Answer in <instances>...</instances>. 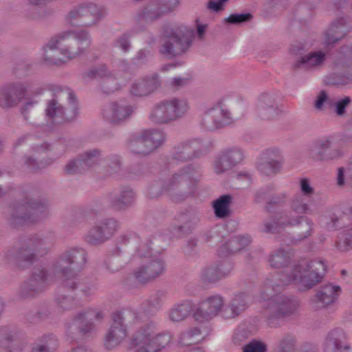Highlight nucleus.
<instances>
[{
    "label": "nucleus",
    "instance_id": "ddd939ff",
    "mask_svg": "<svg viewBox=\"0 0 352 352\" xmlns=\"http://www.w3.org/2000/svg\"><path fill=\"white\" fill-rule=\"evenodd\" d=\"M72 92L69 89H60L55 94L52 99L50 100L47 103L45 109V115L47 119L52 123L60 124L64 122H70L74 120L76 116V110L74 104H72L74 109L71 113L65 111L61 101L64 98H71Z\"/></svg>",
    "mask_w": 352,
    "mask_h": 352
},
{
    "label": "nucleus",
    "instance_id": "052dcab7",
    "mask_svg": "<svg viewBox=\"0 0 352 352\" xmlns=\"http://www.w3.org/2000/svg\"><path fill=\"white\" fill-rule=\"evenodd\" d=\"M109 168L107 170L106 175H112L117 173L120 168V157L117 155H111L109 158V163H108Z\"/></svg>",
    "mask_w": 352,
    "mask_h": 352
},
{
    "label": "nucleus",
    "instance_id": "b1692460",
    "mask_svg": "<svg viewBox=\"0 0 352 352\" xmlns=\"http://www.w3.org/2000/svg\"><path fill=\"white\" fill-rule=\"evenodd\" d=\"M340 293L339 286L327 284L322 286L311 300L313 308H324L335 302Z\"/></svg>",
    "mask_w": 352,
    "mask_h": 352
},
{
    "label": "nucleus",
    "instance_id": "0e129e2a",
    "mask_svg": "<svg viewBox=\"0 0 352 352\" xmlns=\"http://www.w3.org/2000/svg\"><path fill=\"white\" fill-rule=\"evenodd\" d=\"M214 265L219 266V274H220L221 278L226 277L231 272L233 267L232 264L228 260L222 261Z\"/></svg>",
    "mask_w": 352,
    "mask_h": 352
},
{
    "label": "nucleus",
    "instance_id": "e433bc0d",
    "mask_svg": "<svg viewBox=\"0 0 352 352\" xmlns=\"http://www.w3.org/2000/svg\"><path fill=\"white\" fill-rule=\"evenodd\" d=\"M193 311V305L185 301L173 307L168 311V318L173 322H181L187 318Z\"/></svg>",
    "mask_w": 352,
    "mask_h": 352
},
{
    "label": "nucleus",
    "instance_id": "3c124183",
    "mask_svg": "<svg viewBox=\"0 0 352 352\" xmlns=\"http://www.w3.org/2000/svg\"><path fill=\"white\" fill-rule=\"evenodd\" d=\"M333 100L329 96L325 91L321 90L316 96L314 107L318 111H322L325 104L331 107L333 106Z\"/></svg>",
    "mask_w": 352,
    "mask_h": 352
},
{
    "label": "nucleus",
    "instance_id": "473e14b6",
    "mask_svg": "<svg viewBox=\"0 0 352 352\" xmlns=\"http://www.w3.org/2000/svg\"><path fill=\"white\" fill-rule=\"evenodd\" d=\"M199 142L196 140L186 142L175 146L173 152V160L185 162L197 157Z\"/></svg>",
    "mask_w": 352,
    "mask_h": 352
},
{
    "label": "nucleus",
    "instance_id": "4d7b16f0",
    "mask_svg": "<svg viewBox=\"0 0 352 352\" xmlns=\"http://www.w3.org/2000/svg\"><path fill=\"white\" fill-rule=\"evenodd\" d=\"M225 158L222 154H220L219 156L215 160L214 162V172L217 174H221L226 173V171L230 170L233 167H226V164L229 163L227 160L223 159Z\"/></svg>",
    "mask_w": 352,
    "mask_h": 352
},
{
    "label": "nucleus",
    "instance_id": "bf43d9fd",
    "mask_svg": "<svg viewBox=\"0 0 352 352\" xmlns=\"http://www.w3.org/2000/svg\"><path fill=\"white\" fill-rule=\"evenodd\" d=\"M351 101L350 97L346 96L343 99L334 102L333 106H335L336 114L340 116H343L345 113L346 107L350 104Z\"/></svg>",
    "mask_w": 352,
    "mask_h": 352
},
{
    "label": "nucleus",
    "instance_id": "a878e982",
    "mask_svg": "<svg viewBox=\"0 0 352 352\" xmlns=\"http://www.w3.org/2000/svg\"><path fill=\"white\" fill-rule=\"evenodd\" d=\"M160 85L158 74H153L135 80L131 85V93L135 96H147L157 90Z\"/></svg>",
    "mask_w": 352,
    "mask_h": 352
},
{
    "label": "nucleus",
    "instance_id": "2eb2a0df",
    "mask_svg": "<svg viewBox=\"0 0 352 352\" xmlns=\"http://www.w3.org/2000/svg\"><path fill=\"white\" fill-rule=\"evenodd\" d=\"M42 244L43 240L39 237L30 238L25 240L21 247L17 250L9 251L6 254V258L19 267L24 268L33 262L35 258V252Z\"/></svg>",
    "mask_w": 352,
    "mask_h": 352
},
{
    "label": "nucleus",
    "instance_id": "79ce46f5",
    "mask_svg": "<svg viewBox=\"0 0 352 352\" xmlns=\"http://www.w3.org/2000/svg\"><path fill=\"white\" fill-rule=\"evenodd\" d=\"M204 338L203 333L198 327L191 328L184 331L179 340V343L182 346H188L197 344Z\"/></svg>",
    "mask_w": 352,
    "mask_h": 352
},
{
    "label": "nucleus",
    "instance_id": "20e7f679",
    "mask_svg": "<svg viewBox=\"0 0 352 352\" xmlns=\"http://www.w3.org/2000/svg\"><path fill=\"white\" fill-rule=\"evenodd\" d=\"M193 31L179 25L164 26L160 36V53L168 58H173L185 53L190 47Z\"/></svg>",
    "mask_w": 352,
    "mask_h": 352
},
{
    "label": "nucleus",
    "instance_id": "39448f33",
    "mask_svg": "<svg viewBox=\"0 0 352 352\" xmlns=\"http://www.w3.org/2000/svg\"><path fill=\"white\" fill-rule=\"evenodd\" d=\"M154 322H150L141 326L132 336L129 348H136L134 352H159L171 342L170 333H157Z\"/></svg>",
    "mask_w": 352,
    "mask_h": 352
},
{
    "label": "nucleus",
    "instance_id": "680f3d73",
    "mask_svg": "<svg viewBox=\"0 0 352 352\" xmlns=\"http://www.w3.org/2000/svg\"><path fill=\"white\" fill-rule=\"evenodd\" d=\"M24 163L30 171H37L45 167L42 162H38L32 155L26 157Z\"/></svg>",
    "mask_w": 352,
    "mask_h": 352
},
{
    "label": "nucleus",
    "instance_id": "58836bf2",
    "mask_svg": "<svg viewBox=\"0 0 352 352\" xmlns=\"http://www.w3.org/2000/svg\"><path fill=\"white\" fill-rule=\"evenodd\" d=\"M287 198V194L285 192H280L274 195L272 197H268L264 190H259L256 194V201H267L266 208L270 210L272 205H279L283 204Z\"/></svg>",
    "mask_w": 352,
    "mask_h": 352
},
{
    "label": "nucleus",
    "instance_id": "774afa93",
    "mask_svg": "<svg viewBox=\"0 0 352 352\" xmlns=\"http://www.w3.org/2000/svg\"><path fill=\"white\" fill-rule=\"evenodd\" d=\"M50 145L47 143H35L32 144V155H40L50 149Z\"/></svg>",
    "mask_w": 352,
    "mask_h": 352
},
{
    "label": "nucleus",
    "instance_id": "0eeeda50",
    "mask_svg": "<svg viewBox=\"0 0 352 352\" xmlns=\"http://www.w3.org/2000/svg\"><path fill=\"white\" fill-rule=\"evenodd\" d=\"M107 14V8L93 2L74 6L67 14L66 20L74 27L91 28L96 25Z\"/></svg>",
    "mask_w": 352,
    "mask_h": 352
},
{
    "label": "nucleus",
    "instance_id": "c03bdc74",
    "mask_svg": "<svg viewBox=\"0 0 352 352\" xmlns=\"http://www.w3.org/2000/svg\"><path fill=\"white\" fill-rule=\"evenodd\" d=\"M221 154L227 160L229 163L226 167H234L239 164L243 159V153L239 148H231L223 151Z\"/></svg>",
    "mask_w": 352,
    "mask_h": 352
},
{
    "label": "nucleus",
    "instance_id": "c9c22d12",
    "mask_svg": "<svg viewBox=\"0 0 352 352\" xmlns=\"http://www.w3.org/2000/svg\"><path fill=\"white\" fill-rule=\"evenodd\" d=\"M134 200V192L130 188H125L111 199V206L116 210H125L132 206Z\"/></svg>",
    "mask_w": 352,
    "mask_h": 352
},
{
    "label": "nucleus",
    "instance_id": "423d86ee",
    "mask_svg": "<svg viewBox=\"0 0 352 352\" xmlns=\"http://www.w3.org/2000/svg\"><path fill=\"white\" fill-rule=\"evenodd\" d=\"M188 109L189 104L186 99L173 97L155 104L149 118L155 124H169L182 118Z\"/></svg>",
    "mask_w": 352,
    "mask_h": 352
},
{
    "label": "nucleus",
    "instance_id": "69168bd1",
    "mask_svg": "<svg viewBox=\"0 0 352 352\" xmlns=\"http://www.w3.org/2000/svg\"><path fill=\"white\" fill-rule=\"evenodd\" d=\"M166 14L173 12L179 4V0H157Z\"/></svg>",
    "mask_w": 352,
    "mask_h": 352
},
{
    "label": "nucleus",
    "instance_id": "7c9ffc66",
    "mask_svg": "<svg viewBox=\"0 0 352 352\" xmlns=\"http://www.w3.org/2000/svg\"><path fill=\"white\" fill-rule=\"evenodd\" d=\"M352 27L346 23L344 19L333 22L324 34V43L327 45L334 43L342 39Z\"/></svg>",
    "mask_w": 352,
    "mask_h": 352
},
{
    "label": "nucleus",
    "instance_id": "e2e57ef3",
    "mask_svg": "<svg viewBox=\"0 0 352 352\" xmlns=\"http://www.w3.org/2000/svg\"><path fill=\"white\" fill-rule=\"evenodd\" d=\"M295 339L291 336L285 337L280 342L282 352H291L294 349Z\"/></svg>",
    "mask_w": 352,
    "mask_h": 352
},
{
    "label": "nucleus",
    "instance_id": "9b49d317",
    "mask_svg": "<svg viewBox=\"0 0 352 352\" xmlns=\"http://www.w3.org/2000/svg\"><path fill=\"white\" fill-rule=\"evenodd\" d=\"M131 310L118 311L112 315V323L107 331L104 340V347L113 349L121 344L128 336L126 322L135 317Z\"/></svg>",
    "mask_w": 352,
    "mask_h": 352
},
{
    "label": "nucleus",
    "instance_id": "603ef678",
    "mask_svg": "<svg viewBox=\"0 0 352 352\" xmlns=\"http://www.w3.org/2000/svg\"><path fill=\"white\" fill-rule=\"evenodd\" d=\"M101 87L102 91L107 94L118 90L120 87L117 78L111 74L103 79Z\"/></svg>",
    "mask_w": 352,
    "mask_h": 352
},
{
    "label": "nucleus",
    "instance_id": "72a5a7b5",
    "mask_svg": "<svg viewBox=\"0 0 352 352\" xmlns=\"http://www.w3.org/2000/svg\"><path fill=\"white\" fill-rule=\"evenodd\" d=\"M166 15L157 0H152L137 14L138 21L153 22Z\"/></svg>",
    "mask_w": 352,
    "mask_h": 352
},
{
    "label": "nucleus",
    "instance_id": "864d4df0",
    "mask_svg": "<svg viewBox=\"0 0 352 352\" xmlns=\"http://www.w3.org/2000/svg\"><path fill=\"white\" fill-rule=\"evenodd\" d=\"M110 74H111L108 72L107 67L105 65H100L88 70L86 72L85 76L89 78H100L104 79Z\"/></svg>",
    "mask_w": 352,
    "mask_h": 352
},
{
    "label": "nucleus",
    "instance_id": "9d476101",
    "mask_svg": "<svg viewBox=\"0 0 352 352\" xmlns=\"http://www.w3.org/2000/svg\"><path fill=\"white\" fill-rule=\"evenodd\" d=\"M196 182L187 170L175 173L164 184L162 191L167 193L174 202H180L192 195L195 190Z\"/></svg>",
    "mask_w": 352,
    "mask_h": 352
},
{
    "label": "nucleus",
    "instance_id": "7ed1b4c3",
    "mask_svg": "<svg viewBox=\"0 0 352 352\" xmlns=\"http://www.w3.org/2000/svg\"><path fill=\"white\" fill-rule=\"evenodd\" d=\"M86 263V252L82 249H72L64 252L54 263L53 272L61 279L63 287L69 289H79L88 296L95 290L93 285L80 282L74 271L81 269Z\"/></svg>",
    "mask_w": 352,
    "mask_h": 352
},
{
    "label": "nucleus",
    "instance_id": "393cba45",
    "mask_svg": "<svg viewBox=\"0 0 352 352\" xmlns=\"http://www.w3.org/2000/svg\"><path fill=\"white\" fill-rule=\"evenodd\" d=\"M256 114L263 120H271L280 112L276 98L269 94H262L256 107Z\"/></svg>",
    "mask_w": 352,
    "mask_h": 352
},
{
    "label": "nucleus",
    "instance_id": "49530a36",
    "mask_svg": "<svg viewBox=\"0 0 352 352\" xmlns=\"http://www.w3.org/2000/svg\"><path fill=\"white\" fill-rule=\"evenodd\" d=\"M102 229L107 240L109 239L118 230L119 223L113 218L105 219L98 223Z\"/></svg>",
    "mask_w": 352,
    "mask_h": 352
},
{
    "label": "nucleus",
    "instance_id": "c756f323",
    "mask_svg": "<svg viewBox=\"0 0 352 352\" xmlns=\"http://www.w3.org/2000/svg\"><path fill=\"white\" fill-rule=\"evenodd\" d=\"M251 242L249 236H234L223 244L218 250L221 256H227L235 254L247 247Z\"/></svg>",
    "mask_w": 352,
    "mask_h": 352
},
{
    "label": "nucleus",
    "instance_id": "ea45409f",
    "mask_svg": "<svg viewBox=\"0 0 352 352\" xmlns=\"http://www.w3.org/2000/svg\"><path fill=\"white\" fill-rule=\"evenodd\" d=\"M291 261V254L289 252L279 249L273 252L269 257L268 262L272 267L282 268L287 266Z\"/></svg>",
    "mask_w": 352,
    "mask_h": 352
},
{
    "label": "nucleus",
    "instance_id": "f704fd0d",
    "mask_svg": "<svg viewBox=\"0 0 352 352\" xmlns=\"http://www.w3.org/2000/svg\"><path fill=\"white\" fill-rule=\"evenodd\" d=\"M344 334L340 331H333L329 333L324 344V352H342L349 350L350 346L342 342Z\"/></svg>",
    "mask_w": 352,
    "mask_h": 352
},
{
    "label": "nucleus",
    "instance_id": "cd10ccee",
    "mask_svg": "<svg viewBox=\"0 0 352 352\" xmlns=\"http://www.w3.org/2000/svg\"><path fill=\"white\" fill-rule=\"evenodd\" d=\"M249 297L244 293H239L231 299L224 307L222 316L225 318H232L240 315L248 307Z\"/></svg>",
    "mask_w": 352,
    "mask_h": 352
},
{
    "label": "nucleus",
    "instance_id": "8fccbe9b",
    "mask_svg": "<svg viewBox=\"0 0 352 352\" xmlns=\"http://www.w3.org/2000/svg\"><path fill=\"white\" fill-rule=\"evenodd\" d=\"M219 266L214 264L204 267L201 274V279L206 283H214L221 279Z\"/></svg>",
    "mask_w": 352,
    "mask_h": 352
},
{
    "label": "nucleus",
    "instance_id": "412c9836",
    "mask_svg": "<svg viewBox=\"0 0 352 352\" xmlns=\"http://www.w3.org/2000/svg\"><path fill=\"white\" fill-rule=\"evenodd\" d=\"M232 120L231 113L228 109L215 106L204 113L201 124L206 130L214 131L228 124Z\"/></svg>",
    "mask_w": 352,
    "mask_h": 352
},
{
    "label": "nucleus",
    "instance_id": "f257e3e1",
    "mask_svg": "<svg viewBox=\"0 0 352 352\" xmlns=\"http://www.w3.org/2000/svg\"><path fill=\"white\" fill-rule=\"evenodd\" d=\"M326 265L322 261H303L292 268L289 274L267 278L260 288L258 300L263 302L264 315L269 324L296 311L298 301L281 293L285 286L294 283L301 290H307L321 281Z\"/></svg>",
    "mask_w": 352,
    "mask_h": 352
},
{
    "label": "nucleus",
    "instance_id": "5fc2aeb1",
    "mask_svg": "<svg viewBox=\"0 0 352 352\" xmlns=\"http://www.w3.org/2000/svg\"><path fill=\"white\" fill-rule=\"evenodd\" d=\"M337 248L341 252L352 250V228L347 231L342 239L337 242Z\"/></svg>",
    "mask_w": 352,
    "mask_h": 352
},
{
    "label": "nucleus",
    "instance_id": "1a4fd4ad",
    "mask_svg": "<svg viewBox=\"0 0 352 352\" xmlns=\"http://www.w3.org/2000/svg\"><path fill=\"white\" fill-rule=\"evenodd\" d=\"M47 214V207L45 203L27 199L12 208L10 221L17 227L36 222Z\"/></svg>",
    "mask_w": 352,
    "mask_h": 352
},
{
    "label": "nucleus",
    "instance_id": "a19ab883",
    "mask_svg": "<svg viewBox=\"0 0 352 352\" xmlns=\"http://www.w3.org/2000/svg\"><path fill=\"white\" fill-rule=\"evenodd\" d=\"M129 148L133 153L141 155H148L153 151L143 132L140 136L130 142Z\"/></svg>",
    "mask_w": 352,
    "mask_h": 352
},
{
    "label": "nucleus",
    "instance_id": "a18cd8bd",
    "mask_svg": "<svg viewBox=\"0 0 352 352\" xmlns=\"http://www.w3.org/2000/svg\"><path fill=\"white\" fill-rule=\"evenodd\" d=\"M143 133L146 136L147 141L153 151L159 147L165 141V135L161 131L147 130L143 131Z\"/></svg>",
    "mask_w": 352,
    "mask_h": 352
},
{
    "label": "nucleus",
    "instance_id": "2f4dec72",
    "mask_svg": "<svg viewBox=\"0 0 352 352\" xmlns=\"http://www.w3.org/2000/svg\"><path fill=\"white\" fill-rule=\"evenodd\" d=\"M326 59V54L321 51L311 52L296 60L293 67L295 69H312L322 65Z\"/></svg>",
    "mask_w": 352,
    "mask_h": 352
},
{
    "label": "nucleus",
    "instance_id": "4be33fe9",
    "mask_svg": "<svg viewBox=\"0 0 352 352\" xmlns=\"http://www.w3.org/2000/svg\"><path fill=\"white\" fill-rule=\"evenodd\" d=\"M100 160V151L98 149L86 151L79 158L70 161L65 165V173L67 175L82 173L97 164Z\"/></svg>",
    "mask_w": 352,
    "mask_h": 352
},
{
    "label": "nucleus",
    "instance_id": "f8f14e48",
    "mask_svg": "<svg viewBox=\"0 0 352 352\" xmlns=\"http://www.w3.org/2000/svg\"><path fill=\"white\" fill-rule=\"evenodd\" d=\"M43 89L34 88L32 82H12L0 88V106L10 108L16 106L25 97L28 92L39 94Z\"/></svg>",
    "mask_w": 352,
    "mask_h": 352
},
{
    "label": "nucleus",
    "instance_id": "09e8293b",
    "mask_svg": "<svg viewBox=\"0 0 352 352\" xmlns=\"http://www.w3.org/2000/svg\"><path fill=\"white\" fill-rule=\"evenodd\" d=\"M292 210L285 214H291L293 216H299L305 213H311L309 206L304 201L301 197H295L291 204Z\"/></svg>",
    "mask_w": 352,
    "mask_h": 352
},
{
    "label": "nucleus",
    "instance_id": "c85d7f7f",
    "mask_svg": "<svg viewBox=\"0 0 352 352\" xmlns=\"http://www.w3.org/2000/svg\"><path fill=\"white\" fill-rule=\"evenodd\" d=\"M0 345L7 352H22L25 343L18 339L17 335L8 327L0 329Z\"/></svg>",
    "mask_w": 352,
    "mask_h": 352
},
{
    "label": "nucleus",
    "instance_id": "de8ad7c7",
    "mask_svg": "<svg viewBox=\"0 0 352 352\" xmlns=\"http://www.w3.org/2000/svg\"><path fill=\"white\" fill-rule=\"evenodd\" d=\"M35 345L47 352H54L58 346V341L52 334L45 335Z\"/></svg>",
    "mask_w": 352,
    "mask_h": 352
},
{
    "label": "nucleus",
    "instance_id": "6e6d98bb",
    "mask_svg": "<svg viewBox=\"0 0 352 352\" xmlns=\"http://www.w3.org/2000/svg\"><path fill=\"white\" fill-rule=\"evenodd\" d=\"M130 36L127 33L118 36L115 41L114 46L120 48L124 52H129L131 48Z\"/></svg>",
    "mask_w": 352,
    "mask_h": 352
},
{
    "label": "nucleus",
    "instance_id": "37998d69",
    "mask_svg": "<svg viewBox=\"0 0 352 352\" xmlns=\"http://www.w3.org/2000/svg\"><path fill=\"white\" fill-rule=\"evenodd\" d=\"M85 240L94 245L102 244L107 241L98 223L87 232L85 236Z\"/></svg>",
    "mask_w": 352,
    "mask_h": 352
},
{
    "label": "nucleus",
    "instance_id": "dca6fc26",
    "mask_svg": "<svg viewBox=\"0 0 352 352\" xmlns=\"http://www.w3.org/2000/svg\"><path fill=\"white\" fill-rule=\"evenodd\" d=\"M223 307L224 300L221 296L217 294L206 297L198 303L193 317L198 322H207L222 313Z\"/></svg>",
    "mask_w": 352,
    "mask_h": 352
},
{
    "label": "nucleus",
    "instance_id": "4468645a",
    "mask_svg": "<svg viewBox=\"0 0 352 352\" xmlns=\"http://www.w3.org/2000/svg\"><path fill=\"white\" fill-rule=\"evenodd\" d=\"M104 318L103 312L98 309H85L78 313L72 321L67 326V331L70 334L82 335L92 332L96 329L94 320L101 321Z\"/></svg>",
    "mask_w": 352,
    "mask_h": 352
},
{
    "label": "nucleus",
    "instance_id": "6e6552de",
    "mask_svg": "<svg viewBox=\"0 0 352 352\" xmlns=\"http://www.w3.org/2000/svg\"><path fill=\"white\" fill-rule=\"evenodd\" d=\"M289 226H297L296 232V241H302L312 233L313 223L307 219L291 214H278L270 221L264 223L263 232L275 233Z\"/></svg>",
    "mask_w": 352,
    "mask_h": 352
},
{
    "label": "nucleus",
    "instance_id": "338daca9",
    "mask_svg": "<svg viewBox=\"0 0 352 352\" xmlns=\"http://www.w3.org/2000/svg\"><path fill=\"white\" fill-rule=\"evenodd\" d=\"M265 345L260 342H251L244 347L243 352H265Z\"/></svg>",
    "mask_w": 352,
    "mask_h": 352
},
{
    "label": "nucleus",
    "instance_id": "f03ea898",
    "mask_svg": "<svg viewBox=\"0 0 352 352\" xmlns=\"http://www.w3.org/2000/svg\"><path fill=\"white\" fill-rule=\"evenodd\" d=\"M91 41L89 32L85 30L60 33L43 47L41 62L47 65H63L84 54Z\"/></svg>",
    "mask_w": 352,
    "mask_h": 352
},
{
    "label": "nucleus",
    "instance_id": "13d9d810",
    "mask_svg": "<svg viewBox=\"0 0 352 352\" xmlns=\"http://www.w3.org/2000/svg\"><path fill=\"white\" fill-rule=\"evenodd\" d=\"M252 15L250 13L232 14L226 21L230 23L239 24L250 21Z\"/></svg>",
    "mask_w": 352,
    "mask_h": 352
},
{
    "label": "nucleus",
    "instance_id": "f3484780",
    "mask_svg": "<svg viewBox=\"0 0 352 352\" xmlns=\"http://www.w3.org/2000/svg\"><path fill=\"white\" fill-rule=\"evenodd\" d=\"M165 270V262L160 258H153L135 268L131 277L138 283L146 284L162 276Z\"/></svg>",
    "mask_w": 352,
    "mask_h": 352
},
{
    "label": "nucleus",
    "instance_id": "6ab92c4d",
    "mask_svg": "<svg viewBox=\"0 0 352 352\" xmlns=\"http://www.w3.org/2000/svg\"><path fill=\"white\" fill-rule=\"evenodd\" d=\"M283 161L280 150L276 148H270L262 153L256 167L262 175L272 176L280 171Z\"/></svg>",
    "mask_w": 352,
    "mask_h": 352
},
{
    "label": "nucleus",
    "instance_id": "4c0bfd02",
    "mask_svg": "<svg viewBox=\"0 0 352 352\" xmlns=\"http://www.w3.org/2000/svg\"><path fill=\"white\" fill-rule=\"evenodd\" d=\"M232 197L230 195H223L213 201L214 214L218 218L227 217L230 214V206Z\"/></svg>",
    "mask_w": 352,
    "mask_h": 352
},
{
    "label": "nucleus",
    "instance_id": "5701e85b",
    "mask_svg": "<svg viewBox=\"0 0 352 352\" xmlns=\"http://www.w3.org/2000/svg\"><path fill=\"white\" fill-rule=\"evenodd\" d=\"M133 113L131 106L124 102H111L102 109V117L108 122L120 124L126 120Z\"/></svg>",
    "mask_w": 352,
    "mask_h": 352
},
{
    "label": "nucleus",
    "instance_id": "aec40b11",
    "mask_svg": "<svg viewBox=\"0 0 352 352\" xmlns=\"http://www.w3.org/2000/svg\"><path fill=\"white\" fill-rule=\"evenodd\" d=\"M331 141L329 138L316 140L309 150V156L316 162H329L340 159L344 155V151L340 148L329 150Z\"/></svg>",
    "mask_w": 352,
    "mask_h": 352
},
{
    "label": "nucleus",
    "instance_id": "a211bd4d",
    "mask_svg": "<svg viewBox=\"0 0 352 352\" xmlns=\"http://www.w3.org/2000/svg\"><path fill=\"white\" fill-rule=\"evenodd\" d=\"M49 277L43 267L34 269L31 277L21 285L19 296L21 298H28L38 294L46 287Z\"/></svg>",
    "mask_w": 352,
    "mask_h": 352
},
{
    "label": "nucleus",
    "instance_id": "bb28decb",
    "mask_svg": "<svg viewBox=\"0 0 352 352\" xmlns=\"http://www.w3.org/2000/svg\"><path fill=\"white\" fill-rule=\"evenodd\" d=\"M119 243L126 245L131 244L135 248V256L142 258H152L151 248L148 243H141V240L135 233L128 232L120 236Z\"/></svg>",
    "mask_w": 352,
    "mask_h": 352
}]
</instances>
